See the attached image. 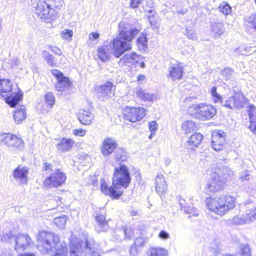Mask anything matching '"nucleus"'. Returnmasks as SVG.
<instances>
[{
  "mask_svg": "<svg viewBox=\"0 0 256 256\" xmlns=\"http://www.w3.org/2000/svg\"><path fill=\"white\" fill-rule=\"evenodd\" d=\"M130 182V174L127 166L122 164L116 168L112 178V186H109L105 180H100V188L102 192L114 199H118L122 195L123 192L116 190L120 188H126Z\"/></svg>",
  "mask_w": 256,
  "mask_h": 256,
  "instance_id": "f257e3e1",
  "label": "nucleus"
},
{
  "mask_svg": "<svg viewBox=\"0 0 256 256\" xmlns=\"http://www.w3.org/2000/svg\"><path fill=\"white\" fill-rule=\"evenodd\" d=\"M38 249L42 254L54 252L52 256H68L66 244L60 242L58 234L42 231L38 236Z\"/></svg>",
  "mask_w": 256,
  "mask_h": 256,
  "instance_id": "f03ea898",
  "label": "nucleus"
},
{
  "mask_svg": "<svg viewBox=\"0 0 256 256\" xmlns=\"http://www.w3.org/2000/svg\"><path fill=\"white\" fill-rule=\"evenodd\" d=\"M206 202L210 210L220 216H223L235 207L234 198L227 194L207 198Z\"/></svg>",
  "mask_w": 256,
  "mask_h": 256,
  "instance_id": "7ed1b4c3",
  "label": "nucleus"
},
{
  "mask_svg": "<svg viewBox=\"0 0 256 256\" xmlns=\"http://www.w3.org/2000/svg\"><path fill=\"white\" fill-rule=\"evenodd\" d=\"M12 82L9 80L0 78V96L11 107H14L22 98V94L12 90Z\"/></svg>",
  "mask_w": 256,
  "mask_h": 256,
  "instance_id": "20e7f679",
  "label": "nucleus"
},
{
  "mask_svg": "<svg viewBox=\"0 0 256 256\" xmlns=\"http://www.w3.org/2000/svg\"><path fill=\"white\" fill-rule=\"evenodd\" d=\"M52 0H38L35 14L44 22H50L55 18L54 12L51 8Z\"/></svg>",
  "mask_w": 256,
  "mask_h": 256,
  "instance_id": "39448f33",
  "label": "nucleus"
},
{
  "mask_svg": "<svg viewBox=\"0 0 256 256\" xmlns=\"http://www.w3.org/2000/svg\"><path fill=\"white\" fill-rule=\"evenodd\" d=\"M190 108H194L195 110L196 118L202 120H209L213 118L216 113V108L212 105L200 104H193Z\"/></svg>",
  "mask_w": 256,
  "mask_h": 256,
  "instance_id": "423d86ee",
  "label": "nucleus"
},
{
  "mask_svg": "<svg viewBox=\"0 0 256 256\" xmlns=\"http://www.w3.org/2000/svg\"><path fill=\"white\" fill-rule=\"evenodd\" d=\"M118 29L121 38L130 42L140 30L139 26L124 22L119 23Z\"/></svg>",
  "mask_w": 256,
  "mask_h": 256,
  "instance_id": "0eeeda50",
  "label": "nucleus"
},
{
  "mask_svg": "<svg viewBox=\"0 0 256 256\" xmlns=\"http://www.w3.org/2000/svg\"><path fill=\"white\" fill-rule=\"evenodd\" d=\"M110 46L112 49V53L116 58H120L126 51L132 48L130 42L123 40L120 36L114 39L110 42Z\"/></svg>",
  "mask_w": 256,
  "mask_h": 256,
  "instance_id": "6e6552de",
  "label": "nucleus"
},
{
  "mask_svg": "<svg viewBox=\"0 0 256 256\" xmlns=\"http://www.w3.org/2000/svg\"><path fill=\"white\" fill-rule=\"evenodd\" d=\"M66 178V174L57 168L45 179L44 184L45 186L57 188L64 182Z\"/></svg>",
  "mask_w": 256,
  "mask_h": 256,
  "instance_id": "1a4fd4ad",
  "label": "nucleus"
},
{
  "mask_svg": "<svg viewBox=\"0 0 256 256\" xmlns=\"http://www.w3.org/2000/svg\"><path fill=\"white\" fill-rule=\"evenodd\" d=\"M122 112L125 118L132 122L141 120L146 115L143 108L124 106Z\"/></svg>",
  "mask_w": 256,
  "mask_h": 256,
  "instance_id": "9d476101",
  "label": "nucleus"
},
{
  "mask_svg": "<svg viewBox=\"0 0 256 256\" xmlns=\"http://www.w3.org/2000/svg\"><path fill=\"white\" fill-rule=\"evenodd\" d=\"M245 101L246 98L242 93H235L234 96L228 97L224 100V106L230 110H240L244 107Z\"/></svg>",
  "mask_w": 256,
  "mask_h": 256,
  "instance_id": "9b49d317",
  "label": "nucleus"
},
{
  "mask_svg": "<svg viewBox=\"0 0 256 256\" xmlns=\"http://www.w3.org/2000/svg\"><path fill=\"white\" fill-rule=\"evenodd\" d=\"M114 84L109 81L96 88V92L98 98L102 101H105L112 96L114 95Z\"/></svg>",
  "mask_w": 256,
  "mask_h": 256,
  "instance_id": "f8f14e48",
  "label": "nucleus"
},
{
  "mask_svg": "<svg viewBox=\"0 0 256 256\" xmlns=\"http://www.w3.org/2000/svg\"><path fill=\"white\" fill-rule=\"evenodd\" d=\"M14 249L16 251H22L30 248L33 244L30 238L26 234H20L14 237Z\"/></svg>",
  "mask_w": 256,
  "mask_h": 256,
  "instance_id": "ddd939ff",
  "label": "nucleus"
},
{
  "mask_svg": "<svg viewBox=\"0 0 256 256\" xmlns=\"http://www.w3.org/2000/svg\"><path fill=\"white\" fill-rule=\"evenodd\" d=\"M0 142L8 147L20 149L23 148L24 142L21 138L11 134H0Z\"/></svg>",
  "mask_w": 256,
  "mask_h": 256,
  "instance_id": "4468645a",
  "label": "nucleus"
},
{
  "mask_svg": "<svg viewBox=\"0 0 256 256\" xmlns=\"http://www.w3.org/2000/svg\"><path fill=\"white\" fill-rule=\"evenodd\" d=\"M211 178L204 188L206 192L208 194H212L215 192L222 190L224 188L225 184L223 182V179L218 178V176H216L213 174H211Z\"/></svg>",
  "mask_w": 256,
  "mask_h": 256,
  "instance_id": "2eb2a0df",
  "label": "nucleus"
},
{
  "mask_svg": "<svg viewBox=\"0 0 256 256\" xmlns=\"http://www.w3.org/2000/svg\"><path fill=\"white\" fill-rule=\"evenodd\" d=\"M226 134L222 130L216 131L212 132V136L211 146L216 151L222 150L226 144Z\"/></svg>",
  "mask_w": 256,
  "mask_h": 256,
  "instance_id": "dca6fc26",
  "label": "nucleus"
},
{
  "mask_svg": "<svg viewBox=\"0 0 256 256\" xmlns=\"http://www.w3.org/2000/svg\"><path fill=\"white\" fill-rule=\"evenodd\" d=\"M29 168L26 166H18L13 170V177L14 180L20 185L27 184L28 175Z\"/></svg>",
  "mask_w": 256,
  "mask_h": 256,
  "instance_id": "f3484780",
  "label": "nucleus"
},
{
  "mask_svg": "<svg viewBox=\"0 0 256 256\" xmlns=\"http://www.w3.org/2000/svg\"><path fill=\"white\" fill-rule=\"evenodd\" d=\"M117 146L118 144L114 139L106 138L102 142V152L104 156H108L116 150Z\"/></svg>",
  "mask_w": 256,
  "mask_h": 256,
  "instance_id": "a211bd4d",
  "label": "nucleus"
},
{
  "mask_svg": "<svg viewBox=\"0 0 256 256\" xmlns=\"http://www.w3.org/2000/svg\"><path fill=\"white\" fill-rule=\"evenodd\" d=\"M183 67L179 64L171 63L168 68V76L172 80L180 79L182 76Z\"/></svg>",
  "mask_w": 256,
  "mask_h": 256,
  "instance_id": "6ab92c4d",
  "label": "nucleus"
},
{
  "mask_svg": "<svg viewBox=\"0 0 256 256\" xmlns=\"http://www.w3.org/2000/svg\"><path fill=\"white\" fill-rule=\"evenodd\" d=\"M140 57V55H138L134 52L127 53L120 59L118 64L120 66L128 65V64H134L138 62Z\"/></svg>",
  "mask_w": 256,
  "mask_h": 256,
  "instance_id": "aec40b11",
  "label": "nucleus"
},
{
  "mask_svg": "<svg viewBox=\"0 0 256 256\" xmlns=\"http://www.w3.org/2000/svg\"><path fill=\"white\" fill-rule=\"evenodd\" d=\"M178 202L181 208L184 210V211L186 213L190 214V218L194 216L197 217L198 216L199 213L198 210L196 208L189 206L186 204L184 198H182L181 196H179Z\"/></svg>",
  "mask_w": 256,
  "mask_h": 256,
  "instance_id": "412c9836",
  "label": "nucleus"
},
{
  "mask_svg": "<svg viewBox=\"0 0 256 256\" xmlns=\"http://www.w3.org/2000/svg\"><path fill=\"white\" fill-rule=\"evenodd\" d=\"M212 174L220 179L222 178L223 182H226V180L232 176V172L227 166H221L220 168H214Z\"/></svg>",
  "mask_w": 256,
  "mask_h": 256,
  "instance_id": "4be33fe9",
  "label": "nucleus"
},
{
  "mask_svg": "<svg viewBox=\"0 0 256 256\" xmlns=\"http://www.w3.org/2000/svg\"><path fill=\"white\" fill-rule=\"evenodd\" d=\"M78 118L82 124L90 125L94 118V115L90 111L80 110L78 112Z\"/></svg>",
  "mask_w": 256,
  "mask_h": 256,
  "instance_id": "5701e85b",
  "label": "nucleus"
},
{
  "mask_svg": "<svg viewBox=\"0 0 256 256\" xmlns=\"http://www.w3.org/2000/svg\"><path fill=\"white\" fill-rule=\"evenodd\" d=\"M114 232L116 239L120 240L131 238L133 235V232L130 228L124 226L117 228Z\"/></svg>",
  "mask_w": 256,
  "mask_h": 256,
  "instance_id": "b1692460",
  "label": "nucleus"
},
{
  "mask_svg": "<svg viewBox=\"0 0 256 256\" xmlns=\"http://www.w3.org/2000/svg\"><path fill=\"white\" fill-rule=\"evenodd\" d=\"M97 224L96 226L98 232H106L109 229L108 221L106 220L105 215L100 214L96 216Z\"/></svg>",
  "mask_w": 256,
  "mask_h": 256,
  "instance_id": "393cba45",
  "label": "nucleus"
},
{
  "mask_svg": "<svg viewBox=\"0 0 256 256\" xmlns=\"http://www.w3.org/2000/svg\"><path fill=\"white\" fill-rule=\"evenodd\" d=\"M156 190L159 194H162L166 192L167 189V184L164 176L161 174H158L156 178Z\"/></svg>",
  "mask_w": 256,
  "mask_h": 256,
  "instance_id": "a878e982",
  "label": "nucleus"
},
{
  "mask_svg": "<svg viewBox=\"0 0 256 256\" xmlns=\"http://www.w3.org/2000/svg\"><path fill=\"white\" fill-rule=\"evenodd\" d=\"M202 138V135L200 133L196 132L192 135L186 145L187 148L194 150L200 144Z\"/></svg>",
  "mask_w": 256,
  "mask_h": 256,
  "instance_id": "bb28decb",
  "label": "nucleus"
},
{
  "mask_svg": "<svg viewBox=\"0 0 256 256\" xmlns=\"http://www.w3.org/2000/svg\"><path fill=\"white\" fill-rule=\"evenodd\" d=\"M110 45H105L98 48V58L103 62H107L111 56L110 52Z\"/></svg>",
  "mask_w": 256,
  "mask_h": 256,
  "instance_id": "cd10ccee",
  "label": "nucleus"
},
{
  "mask_svg": "<svg viewBox=\"0 0 256 256\" xmlns=\"http://www.w3.org/2000/svg\"><path fill=\"white\" fill-rule=\"evenodd\" d=\"M74 144V142L72 139L63 138L56 144V148L60 152H66L71 150Z\"/></svg>",
  "mask_w": 256,
  "mask_h": 256,
  "instance_id": "c85d7f7f",
  "label": "nucleus"
},
{
  "mask_svg": "<svg viewBox=\"0 0 256 256\" xmlns=\"http://www.w3.org/2000/svg\"><path fill=\"white\" fill-rule=\"evenodd\" d=\"M26 116V112L25 110L24 106H18L14 112V118L15 122L16 124L20 123L24 120Z\"/></svg>",
  "mask_w": 256,
  "mask_h": 256,
  "instance_id": "c756f323",
  "label": "nucleus"
},
{
  "mask_svg": "<svg viewBox=\"0 0 256 256\" xmlns=\"http://www.w3.org/2000/svg\"><path fill=\"white\" fill-rule=\"evenodd\" d=\"M72 84L69 78L64 76L58 80L56 84V88L58 91L62 92L70 88Z\"/></svg>",
  "mask_w": 256,
  "mask_h": 256,
  "instance_id": "7c9ffc66",
  "label": "nucleus"
},
{
  "mask_svg": "<svg viewBox=\"0 0 256 256\" xmlns=\"http://www.w3.org/2000/svg\"><path fill=\"white\" fill-rule=\"evenodd\" d=\"M230 223L234 225H242L250 224V218L246 214L234 216L232 220H230Z\"/></svg>",
  "mask_w": 256,
  "mask_h": 256,
  "instance_id": "2f4dec72",
  "label": "nucleus"
},
{
  "mask_svg": "<svg viewBox=\"0 0 256 256\" xmlns=\"http://www.w3.org/2000/svg\"><path fill=\"white\" fill-rule=\"evenodd\" d=\"M86 253L85 256H100V250L96 248L94 244L86 240Z\"/></svg>",
  "mask_w": 256,
  "mask_h": 256,
  "instance_id": "473e14b6",
  "label": "nucleus"
},
{
  "mask_svg": "<svg viewBox=\"0 0 256 256\" xmlns=\"http://www.w3.org/2000/svg\"><path fill=\"white\" fill-rule=\"evenodd\" d=\"M182 130L186 134L192 132L197 129L196 123L192 120H186L182 123Z\"/></svg>",
  "mask_w": 256,
  "mask_h": 256,
  "instance_id": "72a5a7b5",
  "label": "nucleus"
},
{
  "mask_svg": "<svg viewBox=\"0 0 256 256\" xmlns=\"http://www.w3.org/2000/svg\"><path fill=\"white\" fill-rule=\"evenodd\" d=\"M148 256H168V250L162 248H152L149 250Z\"/></svg>",
  "mask_w": 256,
  "mask_h": 256,
  "instance_id": "f704fd0d",
  "label": "nucleus"
},
{
  "mask_svg": "<svg viewBox=\"0 0 256 256\" xmlns=\"http://www.w3.org/2000/svg\"><path fill=\"white\" fill-rule=\"evenodd\" d=\"M114 158L118 162L125 161L126 160V152L123 148H116Z\"/></svg>",
  "mask_w": 256,
  "mask_h": 256,
  "instance_id": "c9c22d12",
  "label": "nucleus"
},
{
  "mask_svg": "<svg viewBox=\"0 0 256 256\" xmlns=\"http://www.w3.org/2000/svg\"><path fill=\"white\" fill-rule=\"evenodd\" d=\"M149 22L152 28H158L160 24V19L156 14H152L148 16Z\"/></svg>",
  "mask_w": 256,
  "mask_h": 256,
  "instance_id": "e433bc0d",
  "label": "nucleus"
},
{
  "mask_svg": "<svg viewBox=\"0 0 256 256\" xmlns=\"http://www.w3.org/2000/svg\"><path fill=\"white\" fill-rule=\"evenodd\" d=\"M42 56L46 60L47 64L51 66H54L56 64V61L54 58L46 50H44L42 52Z\"/></svg>",
  "mask_w": 256,
  "mask_h": 256,
  "instance_id": "4c0bfd02",
  "label": "nucleus"
},
{
  "mask_svg": "<svg viewBox=\"0 0 256 256\" xmlns=\"http://www.w3.org/2000/svg\"><path fill=\"white\" fill-rule=\"evenodd\" d=\"M212 30L216 35L220 36L224 32V24L222 22L214 23L212 25Z\"/></svg>",
  "mask_w": 256,
  "mask_h": 256,
  "instance_id": "58836bf2",
  "label": "nucleus"
},
{
  "mask_svg": "<svg viewBox=\"0 0 256 256\" xmlns=\"http://www.w3.org/2000/svg\"><path fill=\"white\" fill-rule=\"evenodd\" d=\"M68 218L66 216L64 215L55 218L54 219V223L57 226L63 229L65 228Z\"/></svg>",
  "mask_w": 256,
  "mask_h": 256,
  "instance_id": "ea45409f",
  "label": "nucleus"
},
{
  "mask_svg": "<svg viewBox=\"0 0 256 256\" xmlns=\"http://www.w3.org/2000/svg\"><path fill=\"white\" fill-rule=\"evenodd\" d=\"M211 94L214 102H219L224 106V102L222 100V96L216 92V88L214 86L211 89Z\"/></svg>",
  "mask_w": 256,
  "mask_h": 256,
  "instance_id": "a19ab883",
  "label": "nucleus"
},
{
  "mask_svg": "<svg viewBox=\"0 0 256 256\" xmlns=\"http://www.w3.org/2000/svg\"><path fill=\"white\" fill-rule=\"evenodd\" d=\"M219 10L225 15L228 14L232 12V8L230 5L224 2H222L219 6Z\"/></svg>",
  "mask_w": 256,
  "mask_h": 256,
  "instance_id": "79ce46f5",
  "label": "nucleus"
},
{
  "mask_svg": "<svg viewBox=\"0 0 256 256\" xmlns=\"http://www.w3.org/2000/svg\"><path fill=\"white\" fill-rule=\"evenodd\" d=\"M136 96L144 100H148L150 102L152 100V96L150 94L146 93L145 92L142 90H139L136 91Z\"/></svg>",
  "mask_w": 256,
  "mask_h": 256,
  "instance_id": "37998d69",
  "label": "nucleus"
},
{
  "mask_svg": "<svg viewBox=\"0 0 256 256\" xmlns=\"http://www.w3.org/2000/svg\"><path fill=\"white\" fill-rule=\"evenodd\" d=\"M147 42L148 40L146 36L144 34H140L137 40L138 46L140 48L142 47V49H144L147 46Z\"/></svg>",
  "mask_w": 256,
  "mask_h": 256,
  "instance_id": "c03bdc74",
  "label": "nucleus"
},
{
  "mask_svg": "<svg viewBox=\"0 0 256 256\" xmlns=\"http://www.w3.org/2000/svg\"><path fill=\"white\" fill-rule=\"evenodd\" d=\"M46 102L51 108L54 104L55 98L52 93L48 92L45 95Z\"/></svg>",
  "mask_w": 256,
  "mask_h": 256,
  "instance_id": "a18cd8bd",
  "label": "nucleus"
},
{
  "mask_svg": "<svg viewBox=\"0 0 256 256\" xmlns=\"http://www.w3.org/2000/svg\"><path fill=\"white\" fill-rule=\"evenodd\" d=\"M248 111L250 120H256V107L253 104L250 105Z\"/></svg>",
  "mask_w": 256,
  "mask_h": 256,
  "instance_id": "49530a36",
  "label": "nucleus"
},
{
  "mask_svg": "<svg viewBox=\"0 0 256 256\" xmlns=\"http://www.w3.org/2000/svg\"><path fill=\"white\" fill-rule=\"evenodd\" d=\"M234 70L228 67L224 68L221 71L222 74L226 78V80L230 78Z\"/></svg>",
  "mask_w": 256,
  "mask_h": 256,
  "instance_id": "de8ad7c7",
  "label": "nucleus"
},
{
  "mask_svg": "<svg viewBox=\"0 0 256 256\" xmlns=\"http://www.w3.org/2000/svg\"><path fill=\"white\" fill-rule=\"evenodd\" d=\"M149 129L151 132L149 138L152 139V137L155 134V132L158 129V124L155 121H152L149 123Z\"/></svg>",
  "mask_w": 256,
  "mask_h": 256,
  "instance_id": "09e8293b",
  "label": "nucleus"
},
{
  "mask_svg": "<svg viewBox=\"0 0 256 256\" xmlns=\"http://www.w3.org/2000/svg\"><path fill=\"white\" fill-rule=\"evenodd\" d=\"M15 236H16L12 234L10 232H8L4 234L2 236L1 239L4 242H12V240H14V237Z\"/></svg>",
  "mask_w": 256,
  "mask_h": 256,
  "instance_id": "8fccbe9b",
  "label": "nucleus"
},
{
  "mask_svg": "<svg viewBox=\"0 0 256 256\" xmlns=\"http://www.w3.org/2000/svg\"><path fill=\"white\" fill-rule=\"evenodd\" d=\"M240 250L242 256H252L250 249L248 245H242Z\"/></svg>",
  "mask_w": 256,
  "mask_h": 256,
  "instance_id": "3c124183",
  "label": "nucleus"
},
{
  "mask_svg": "<svg viewBox=\"0 0 256 256\" xmlns=\"http://www.w3.org/2000/svg\"><path fill=\"white\" fill-rule=\"evenodd\" d=\"M252 176L249 174L248 171L242 172L240 174L239 179L242 182H244L245 181H248L252 178Z\"/></svg>",
  "mask_w": 256,
  "mask_h": 256,
  "instance_id": "603ef678",
  "label": "nucleus"
},
{
  "mask_svg": "<svg viewBox=\"0 0 256 256\" xmlns=\"http://www.w3.org/2000/svg\"><path fill=\"white\" fill-rule=\"evenodd\" d=\"M72 35V31L70 30H64L61 32V36L66 40L70 39Z\"/></svg>",
  "mask_w": 256,
  "mask_h": 256,
  "instance_id": "864d4df0",
  "label": "nucleus"
},
{
  "mask_svg": "<svg viewBox=\"0 0 256 256\" xmlns=\"http://www.w3.org/2000/svg\"><path fill=\"white\" fill-rule=\"evenodd\" d=\"M252 47L250 46H246V47H240L238 48L239 53L242 55H248L252 51L251 50ZM254 50H252V52Z\"/></svg>",
  "mask_w": 256,
  "mask_h": 256,
  "instance_id": "5fc2aeb1",
  "label": "nucleus"
},
{
  "mask_svg": "<svg viewBox=\"0 0 256 256\" xmlns=\"http://www.w3.org/2000/svg\"><path fill=\"white\" fill-rule=\"evenodd\" d=\"M246 22L250 26L254 27L256 29V14L252 15L248 17Z\"/></svg>",
  "mask_w": 256,
  "mask_h": 256,
  "instance_id": "6e6d98bb",
  "label": "nucleus"
},
{
  "mask_svg": "<svg viewBox=\"0 0 256 256\" xmlns=\"http://www.w3.org/2000/svg\"><path fill=\"white\" fill-rule=\"evenodd\" d=\"M246 216L250 218V222L256 220V206L252 208L246 214Z\"/></svg>",
  "mask_w": 256,
  "mask_h": 256,
  "instance_id": "4d7b16f0",
  "label": "nucleus"
},
{
  "mask_svg": "<svg viewBox=\"0 0 256 256\" xmlns=\"http://www.w3.org/2000/svg\"><path fill=\"white\" fill-rule=\"evenodd\" d=\"M186 36L188 38L192 39L194 40H197V35L194 30L192 29H186Z\"/></svg>",
  "mask_w": 256,
  "mask_h": 256,
  "instance_id": "13d9d810",
  "label": "nucleus"
},
{
  "mask_svg": "<svg viewBox=\"0 0 256 256\" xmlns=\"http://www.w3.org/2000/svg\"><path fill=\"white\" fill-rule=\"evenodd\" d=\"M146 242V239L142 236L137 238L134 241V246H141L144 245Z\"/></svg>",
  "mask_w": 256,
  "mask_h": 256,
  "instance_id": "bf43d9fd",
  "label": "nucleus"
},
{
  "mask_svg": "<svg viewBox=\"0 0 256 256\" xmlns=\"http://www.w3.org/2000/svg\"><path fill=\"white\" fill-rule=\"evenodd\" d=\"M52 73L56 78L58 80H61L62 78L64 76L63 74L58 70H52Z\"/></svg>",
  "mask_w": 256,
  "mask_h": 256,
  "instance_id": "052dcab7",
  "label": "nucleus"
},
{
  "mask_svg": "<svg viewBox=\"0 0 256 256\" xmlns=\"http://www.w3.org/2000/svg\"><path fill=\"white\" fill-rule=\"evenodd\" d=\"M158 237L163 240H167L170 237V234L165 230H161L158 234Z\"/></svg>",
  "mask_w": 256,
  "mask_h": 256,
  "instance_id": "680f3d73",
  "label": "nucleus"
},
{
  "mask_svg": "<svg viewBox=\"0 0 256 256\" xmlns=\"http://www.w3.org/2000/svg\"><path fill=\"white\" fill-rule=\"evenodd\" d=\"M143 0H130V6L132 8H138Z\"/></svg>",
  "mask_w": 256,
  "mask_h": 256,
  "instance_id": "e2e57ef3",
  "label": "nucleus"
},
{
  "mask_svg": "<svg viewBox=\"0 0 256 256\" xmlns=\"http://www.w3.org/2000/svg\"><path fill=\"white\" fill-rule=\"evenodd\" d=\"M86 134V130L82 128L75 129L74 130V134L76 136H83Z\"/></svg>",
  "mask_w": 256,
  "mask_h": 256,
  "instance_id": "0e129e2a",
  "label": "nucleus"
},
{
  "mask_svg": "<svg viewBox=\"0 0 256 256\" xmlns=\"http://www.w3.org/2000/svg\"><path fill=\"white\" fill-rule=\"evenodd\" d=\"M0 256H14V254L10 250H2L0 252Z\"/></svg>",
  "mask_w": 256,
  "mask_h": 256,
  "instance_id": "69168bd1",
  "label": "nucleus"
},
{
  "mask_svg": "<svg viewBox=\"0 0 256 256\" xmlns=\"http://www.w3.org/2000/svg\"><path fill=\"white\" fill-rule=\"evenodd\" d=\"M20 61L17 58H14L10 60V64L12 68L18 66L20 65Z\"/></svg>",
  "mask_w": 256,
  "mask_h": 256,
  "instance_id": "338daca9",
  "label": "nucleus"
},
{
  "mask_svg": "<svg viewBox=\"0 0 256 256\" xmlns=\"http://www.w3.org/2000/svg\"><path fill=\"white\" fill-rule=\"evenodd\" d=\"M250 130L254 132H256V120H250Z\"/></svg>",
  "mask_w": 256,
  "mask_h": 256,
  "instance_id": "774afa93",
  "label": "nucleus"
}]
</instances>
